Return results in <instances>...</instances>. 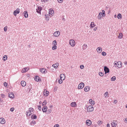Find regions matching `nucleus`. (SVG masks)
I'll use <instances>...</instances> for the list:
<instances>
[{
    "mask_svg": "<svg viewBox=\"0 0 127 127\" xmlns=\"http://www.w3.org/2000/svg\"><path fill=\"white\" fill-rule=\"evenodd\" d=\"M106 15L105 11L104 10L102 11V12H100L98 16V18L99 20H101L103 17H105Z\"/></svg>",
    "mask_w": 127,
    "mask_h": 127,
    "instance_id": "obj_1",
    "label": "nucleus"
},
{
    "mask_svg": "<svg viewBox=\"0 0 127 127\" xmlns=\"http://www.w3.org/2000/svg\"><path fill=\"white\" fill-rule=\"evenodd\" d=\"M114 64L115 65L117 66L119 68H120L122 65V63L120 61H118V62L115 61L114 62Z\"/></svg>",
    "mask_w": 127,
    "mask_h": 127,
    "instance_id": "obj_2",
    "label": "nucleus"
},
{
    "mask_svg": "<svg viewBox=\"0 0 127 127\" xmlns=\"http://www.w3.org/2000/svg\"><path fill=\"white\" fill-rule=\"evenodd\" d=\"M87 111L89 112H92L94 110V107L92 105H89L87 108Z\"/></svg>",
    "mask_w": 127,
    "mask_h": 127,
    "instance_id": "obj_3",
    "label": "nucleus"
},
{
    "mask_svg": "<svg viewBox=\"0 0 127 127\" xmlns=\"http://www.w3.org/2000/svg\"><path fill=\"white\" fill-rule=\"evenodd\" d=\"M69 44L72 47H74L75 45V42L73 39H71L69 40Z\"/></svg>",
    "mask_w": 127,
    "mask_h": 127,
    "instance_id": "obj_4",
    "label": "nucleus"
},
{
    "mask_svg": "<svg viewBox=\"0 0 127 127\" xmlns=\"http://www.w3.org/2000/svg\"><path fill=\"white\" fill-rule=\"evenodd\" d=\"M84 86V83L81 82L79 84L78 87V89H81L83 88Z\"/></svg>",
    "mask_w": 127,
    "mask_h": 127,
    "instance_id": "obj_5",
    "label": "nucleus"
},
{
    "mask_svg": "<svg viewBox=\"0 0 127 127\" xmlns=\"http://www.w3.org/2000/svg\"><path fill=\"white\" fill-rule=\"evenodd\" d=\"M40 71L42 73L45 74L47 72V70L44 68H41L40 69Z\"/></svg>",
    "mask_w": 127,
    "mask_h": 127,
    "instance_id": "obj_6",
    "label": "nucleus"
},
{
    "mask_svg": "<svg viewBox=\"0 0 127 127\" xmlns=\"http://www.w3.org/2000/svg\"><path fill=\"white\" fill-rule=\"evenodd\" d=\"M43 94L44 96H47L49 94V92L48 91H46V89H44L43 92Z\"/></svg>",
    "mask_w": 127,
    "mask_h": 127,
    "instance_id": "obj_7",
    "label": "nucleus"
},
{
    "mask_svg": "<svg viewBox=\"0 0 127 127\" xmlns=\"http://www.w3.org/2000/svg\"><path fill=\"white\" fill-rule=\"evenodd\" d=\"M20 12V10L19 8H18L16 10H15L13 12L14 15L16 16L17 15V14H19Z\"/></svg>",
    "mask_w": 127,
    "mask_h": 127,
    "instance_id": "obj_8",
    "label": "nucleus"
},
{
    "mask_svg": "<svg viewBox=\"0 0 127 127\" xmlns=\"http://www.w3.org/2000/svg\"><path fill=\"white\" fill-rule=\"evenodd\" d=\"M54 11L52 9H49V15L50 16H52L54 15Z\"/></svg>",
    "mask_w": 127,
    "mask_h": 127,
    "instance_id": "obj_9",
    "label": "nucleus"
},
{
    "mask_svg": "<svg viewBox=\"0 0 127 127\" xmlns=\"http://www.w3.org/2000/svg\"><path fill=\"white\" fill-rule=\"evenodd\" d=\"M60 32L58 31H56L55 32L53 33V35L55 37L58 36L60 35Z\"/></svg>",
    "mask_w": 127,
    "mask_h": 127,
    "instance_id": "obj_10",
    "label": "nucleus"
},
{
    "mask_svg": "<svg viewBox=\"0 0 127 127\" xmlns=\"http://www.w3.org/2000/svg\"><path fill=\"white\" fill-rule=\"evenodd\" d=\"M29 69V67H25L22 69L21 71V72L22 73L25 72L27 71Z\"/></svg>",
    "mask_w": 127,
    "mask_h": 127,
    "instance_id": "obj_11",
    "label": "nucleus"
},
{
    "mask_svg": "<svg viewBox=\"0 0 127 127\" xmlns=\"http://www.w3.org/2000/svg\"><path fill=\"white\" fill-rule=\"evenodd\" d=\"M0 123L2 124H4L5 123V121L4 119L3 118H0Z\"/></svg>",
    "mask_w": 127,
    "mask_h": 127,
    "instance_id": "obj_12",
    "label": "nucleus"
},
{
    "mask_svg": "<svg viewBox=\"0 0 127 127\" xmlns=\"http://www.w3.org/2000/svg\"><path fill=\"white\" fill-rule=\"evenodd\" d=\"M86 123L87 125L90 126L91 125L92 122L90 120H86Z\"/></svg>",
    "mask_w": 127,
    "mask_h": 127,
    "instance_id": "obj_13",
    "label": "nucleus"
},
{
    "mask_svg": "<svg viewBox=\"0 0 127 127\" xmlns=\"http://www.w3.org/2000/svg\"><path fill=\"white\" fill-rule=\"evenodd\" d=\"M117 122L116 121H113L112 122L111 125L112 127H115L117 124Z\"/></svg>",
    "mask_w": 127,
    "mask_h": 127,
    "instance_id": "obj_14",
    "label": "nucleus"
},
{
    "mask_svg": "<svg viewBox=\"0 0 127 127\" xmlns=\"http://www.w3.org/2000/svg\"><path fill=\"white\" fill-rule=\"evenodd\" d=\"M42 9V8L41 7L39 6L36 9V12L38 13L41 14V11Z\"/></svg>",
    "mask_w": 127,
    "mask_h": 127,
    "instance_id": "obj_15",
    "label": "nucleus"
},
{
    "mask_svg": "<svg viewBox=\"0 0 127 127\" xmlns=\"http://www.w3.org/2000/svg\"><path fill=\"white\" fill-rule=\"evenodd\" d=\"M8 96L10 98H14V97L13 94L12 92H10L8 93Z\"/></svg>",
    "mask_w": 127,
    "mask_h": 127,
    "instance_id": "obj_16",
    "label": "nucleus"
},
{
    "mask_svg": "<svg viewBox=\"0 0 127 127\" xmlns=\"http://www.w3.org/2000/svg\"><path fill=\"white\" fill-rule=\"evenodd\" d=\"M96 51L98 53H100L102 51V49L101 47H99L97 48Z\"/></svg>",
    "mask_w": 127,
    "mask_h": 127,
    "instance_id": "obj_17",
    "label": "nucleus"
},
{
    "mask_svg": "<svg viewBox=\"0 0 127 127\" xmlns=\"http://www.w3.org/2000/svg\"><path fill=\"white\" fill-rule=\"evenodd\" d=\"M60 79L61 80H64L65 79V75L63 74H61L60 75Z\"/></svg>",
    "mask_w": 127,
    "mask_h": 127,
    "instance_id": "obj_18",
    "label": "nucleus"
},
{
    "mask_svg": "<svg viewBox=\"0 0 127 127\" xmlns=\"http://www.w3.org/2000/svg\"><path fill=\"white\" fill-rule=\"evenodd\" d=\"M90 86H88L85 87L84 88V90L86 92L89 91L90 90Z\"/></svg>",
    "mask_w": 127,
    "mask_h": 127,
    "instance_id": "obj_19",
    "label": "nucleus"
},
{
    "mask_svg": "<svg viewBox=\"0 0 127 127\" xmlns=\"http://www.w3.org/2000/svg\"><path fill=\"white\" fill-rule=\"evenodd\" d=\"M104 70L105 72V74L108 73L109 71V69L106 66L104 67Z\"/></svg>",
    "mask_w": 127,
    "mask_h": 127,
    "instance_id": "obj_20",
    "label": "nucleus"
},
{
    "mask_svg": "<svg viewBox=\"0 0 127 127\" xmlns=\"http://www.w3.org/2000/svg\"><path fill=\"white\" fill-rule=\"evenodd\" d=\"M89 102L92 105H94L95 104V102L94 101H93L92 99H90L89 100Z\"/></svg>",
    "mask_w": 127,
    "mask_h": 127,
    "instance_id": "obj_21",
    "label": "nucleus"
},
{
    "mask_svg": "<svg viewBox=\"0 0 127 127\" xmlns=\"http://www.w3.org/2000/svg\"><path fill=\"white\" fill-rule=\"evenodd\" d=\"M70 105L73 107H75L77 106V104L75 102H72L70 104Z\"/></svg>",
    "mask_w": 127,
    "mask_h": 127,
    "instance_id": "obj_22",
    "label": "nucleus"
},
{
    "mask_svg": "<svg viewBox=\"0 0 127 127\" xmlns=\"http://www.w3.org/2000/svg\"><path fill=\"white\" fill-rule=\"evenodd\" d=\"M59 65V64L57 63L56 64H53L52 66L55 68H57Z\"/></svg>",
    "mask_w": 127,
    "mask_h": 127,
    "instance_id": "obj_23",
    "label": "nucleus"
},
{
    "mask_svg": "<svg viewBox=\"0 0 127 127\" xmlns=\"http://www.w3.org/2000/svg\"><path fill=\"white\" fill-rule=\"evenodd\" d=\"M42 111L43 112H46L47 110V106H45L42 108Z\"/></svg>",
    "mask_w": 127,
    "mask_h": 127,
    "instance_id": "obj_24",
    "label": "nucleus"
},
{
    "mask_svg": "<svg viewBox=\"0 0 127 127\" xmlns=\"http://www.w3.org/2000/svg\"><path fill=\"white\" fill-rule=\"evenodd\" d=\"M24 15L25 17L26 18H27L28 16V12L26 11H25L24 13Z\"/></svg>",
    "mask_w": 127,
    "mask_h": 127,
    "instance_id": "obj_25",
    "label": "nucleus"
},
{
    "mask_svg": "<svg viewBox=\"0 0 127 127\" xmlns=\"http://www.w3.org/2000/svg\"><path fill=\"white\" fill-rule=\"evenodd\" d=\"M21 85L23 87H25L26 85V82L24 81H21Z\"/></svg>",
    "mask_w": 127,
    "mask_h": 127,
    "instance_id": "obj_26",
    "label": "nucleus"
},
{
    "mask_svg": "<svg viewBox=\"0 0 127 127\" xmlns=\"http://www.w3.org/2000/svg\"><path fill=\"white\" fill-rule=\"evenodd\" d=\"M37 118V116L34 114L32 115L31 116V118L32 119H36Z\"/></svg>",
    "mask_w": 127,
    "mask_h": 127,
    "instance_id": "obj_27",
    "label": "nucleus"
},
{
    "mask_svg": "<svg viewBox=\"0 0 127 127\" xmlns=\"http://www.w3.org/2000/svg\"><path fill=\"white\" fill-rule=\"evenodd\" d=\"M95 24L93 22H92L91 23L90 27H91L92 28L95 27Z\"/></svg>",
    "mask_w": 127,
    "mask_h": 127,
    "instance_id": "obj_28",
    "label": "nucleus"
},
{
    "mask_svg": "<svg viewBox=\"0 0 127 127\" xmlns=\"http://www.w3.org/2000/svg\"><path fill=\"white\" fill-rule=\"evenodd\" d=\"M123 36V34L122 33H119V35L118 36V38L121 39L122 38Z\"/></svg>",
    "mask_w": 127,
    "mask_h": 127,
    "instance_id": "obj_29",
    "label": "nucleus"
},
{
    "mask_svg": "<svg viewBox=\"0 0 127 127\" xmlns=\"http://www.w3.org/2000/svg\"><path fill=\"white\" fill-rule=\"evenodd\" d=\"M34 79L36 81H38L40 80V77L39 76H36L35 78Z\"/></svg>",
    "mask_w": 127,
    "mask_h": 127,
    "instance_id": "obj_30",
    "label": "nucleus"
},
{
    "mask_svg": "<svg viewBox=\"0 0 127 127\" xmlns=\"http://www.w3.org/2000/svg\"><path fill=\"white\" fill-rule=\"evenodd\" d=\"M36 124V122L35 121L33 120L30 123V124L31 126H34Z\"/></svg>",
    "mask_w": 127,
    "mask_h": 127,
    "instance_id": "obj_31",
    "label": "nucleus"
},
{
    "mask_svg": "<svg viewBox=\"0 0 127 127\" xmlns=\"http://www.w3.org/2000/svg\"><path fill=\"white\" fill-rule=\"evenodd\" d=\"M34 110V109L32 108H29V112L32 114L33 113Z\"/></svg>",
    "mask_w": 127,
    "mask_h": 127,
    "instance_id": "obj_32",
    "label": "nucleus"
},
{
    "mask_svg": "<svg viewBox=\"0 0 127 127\" xmlns=\"http://www.w3.org/2000/svg\"><path fill=\"white\" fill-rule=\"evenodd\" d=\"M47 104V101L46 100H45L42 103V106H45Z\"/></svg>",
    "mask_w": 127,
    "mask_h": 127,
    "instance_id": "obj_33",
    "label": "nucleus"
},
{
    "mask_svg": "<svg viewBox=\"0 0 127 127\" xmlns=\"http://www.w3.org/2000/svg\"><path fill=\"white\" fill-rule=\"evenodd\" d=\"M117 17L118 19H121L122 18V16L121 14L120 13L118 14L117 16Z\"/></svg>",
    "mask_w": 127,
    "mask_h": 127,
    "instance_id": "obj_34",
    "label": "nucleus"
},
{
    "mask_svg": "<svg viewBox=\"0 0 127 127\" xmlns=\"http://www.w3.org/2000/svg\"><path fill=\"white\" fill-rule=\"evenodd\" d=\"M7 59V56L6 55H4L3 57V60L4 61H6Z\"/></svg>",
    "mask_w": 127,
    "mask_h": 127,
    "instance_id": "obj_35",
    "label": "nucleus"
},
{
    "mask_svg": "<svg viewBox=\"0 0 127 127\" xmlns=\"http://www.w3.org/2000/svg\"><path fill=\"white\" fill-rule=\"evenodd\" d=\"M87 47V45L86 44H84L83 46V49L84 50Z\"/></svg>",
    "mask_w": 127,
    "mask_h": 127,
    "instance_id": "obj_36",
    "label": "nucleus"
},
{
    "mask_svg": "<svg viewBox=\"0 0 127 127\" xmlns=\"http://www.w3.org/2000/svg\"><path fill=\"white\" fill-rule=\"evenodd\" d=\"M116 77L115 76H114L111 78V80L112 81H114L116 80Z\"/></svg>",
    "mask_w": 127,
    "mask_h": 127,
    "instance_id": "obj_37",
    "label": "nucleus"
},
{
    "mask_svg": "<svg viewBox=\"0 0 127 127\" xmlns=\"http://www.w3.org/2000/svg\"><path fill=\"white\" fill-rule=\"evenodd\" d=\"M53 45H57V41L56 40H54L52 43Z\"/></svg>",
    "mask_w": 127,
    "mask_h": 127,
    "instance_id": "obj_38",
    "label": "nucleus"
},
{
    "mask_svg": "<svg viewBox=\"0 0 127 127\" xmlns=\"http://www.w3.org/2000/svg\"><path fill=\"white\" fill-rule=\"evenodd\" d=\"M57 49L56 45H53L52 47V49L53 50H55Z\"/></svg>",
    "mask_w": 127,
    "mask_h": 127,
    "instance_id": "obj_39",
    "label": "nucleus"
},
{
    "mask_svg": "<svg viewBox=\"0 0 127 127\" xmlns=\"http://www.w3.org/2000/svg\"><path fill=\"white\" fill-rule=\"evenodd\" d=\"M103 122L102 121H99L97 122V124L99 126L101 125L102 124Z\"/></svg>",
    "mask_w": 127,
    "mask_h": 127,
    "instance_id": "obj_40",
    "label": "nucleus"
},
{
    "mask_svg": "<svg viewBox=\"0 0 127 127\" xmlns=\"http://www.w3.org/2000/svg\"><path fill=\"white\" fill-rule=\"evenodd\" d=\"M26 115L27 116H30V115H31L32 114H31V113H30V112H26Z\"/></svg>",
    "mask_w": 127,
    "mask_h": 127,
    "instance_id": "obj_41",
    "label": "nucleus"
},
{
    "mask_svg": "<svg viewBox=\"0 0 127 127\" xmlns=\"http://www.w3.org/2000/svg\"><path fill=\"white\" fill-rule=\"evenodd\" d=\"M99 74L100 76H103L104 75L103 73L101 72H99Z\"/></svg>",
    "mask_w": 127,
    "mask_h": 127,
    "instance_id": "obj_42",
    "label": "nucleus"
},
{
    "mask_svg": "<svg viewBox=\"0 0 127 127\" xmlns=\"http://www.w3.org/2000/svg\"><path fill=\"white\" fill-rule=\"evenodd\" d=\"M101 54L103 56H105L106 55V53L104 52H102Z\"/></svg>",
    "mask_w": 127,
    "mask_h": 127,
    "instance_id": "obj_43",
    "label": "nucleus"
},
{
    "mask_svg": "<svg viewBox=\"0 0 127 127\" xmlns=\"http://www.w3.org/2000/svg\"><path fill=\"white\" fill-rule=\"evenodd\" d=\"M58 87L56 86L54 88V91H57L58 89Z\"/></svg>",
    "mask_w": 127,
    "mask_h": 127,
    "instance_id": "obj_44",
    "label": "nucleus"
},
{
    "mask_svg": "<svg viewBox=\"0 0 127 127\" xmlns=\"http://www.w3.org/2000/svg\"><path fill=\"white\" fill-rule=\"evenodd\" d=\"M7 26L5 27L4 28V30L5 32H6L7 31Z\"/></svg>",
    "mask_w": 127,
    "mask_h": 127,
    "instance_id": "obj_45",
    "label": "nucleus"
},
{
    "mask_svg": "<svg viewBox=\"0 0 127 127\" xmlns=\"http://www.w3.org/2000/svg\"><path fill=\"white\" fill-rule=\"evenodd\" d=\"M38 109L39 111H41V106L40 105L38 106Z\"/></svg>",
    "mask_w": 127,
    "mask_h": 127,
    "instance_id": "obj_46",
    "label": "nucleus"
},
{
    "mask_svg": "<svg viewBox=\"0 0 127 127\" xmlns=\"http://www.w3.org/2000/svg\"><path fill=\"white\" fill-rule=\"evenodd\" d=\"M80 67L81 69H83L84 67V65H80Z\"/></svg>",
    "mask_w": 127,
    "mask_h": 127,
    "instance_id": "obj_47",
    "label": "nucleus"
},
{
    "mask_svg": "<svg viewBox=\"0 0 127 127\" xmlns=\"http://www.w3.org/2000/svg\"><path fill=\"white\" fill-rule=\"evenodd\" d=\"M1 97L3 98H4L5 96V95L3 94H1Z\"/></svg>",
    "mask_w": 127,
    "mask_h": 127,
    "instance_id": "obj_48",
    "label": "nucleus"
},
{
    "mask_svg": "<svg viewBox=\"0 0 127 127\" xmlns=\"http://www.w3.org/2000/svg\"><path fill=\"white\" fill-rule=\"evenodd\" d=\"M59 127V125L58 124L55 125L54 126V127Z\"/></svg>",
    "mask_w": 127,
    "mask_h": 127,
    "instance_id": "obj_49",
    "label": "nucleus"
},
{
    "mask_svg": "<svg viewBox=\"0 0 127 127\" xmlns=\"http://www.w3.org/2000/svg\"><path fill=\"white\" fill-rule=\"evenodd\" d=\"M108 92H106L104 94V95L106 97L107 96V95H108Z\"/></svg>",
    "mask_w": 127,
    "mask_h": 127,
    "instance_id": "obj_50",
    "label": "nucleus"
},
{
    "mask_svg": "<svg viewBox=\"0 0 127 127\" xmlns=\"http://www.w3.org/2000/svg\"><path fill=\"white\" fill-rule=\"evenodd\" d=\"M42 2H47L49 0H41Z\"/></svg>",
    "mask_w": 127,
    "mask_h": 127,
    "instance_id": "obj_51",
    "label": "nucleus"
},
{
    "mask_svg": "<svg viewBox=\"0 0 127 127\" xmlns=\"http://www.w3.org/2000/svg\"><path fill=\"white\" fill-rule=\"evenodd\" d=\"M62 80H59L58 81V82H59V84H61V83H63V81Z\"/></svg>",
    "mask_w": 127,
    "mask_h": 127,
    "instance_id": "obj_52",
    "label": "nucleus"
},
{
    "mask_svg": "<svg viewBox=\"0 0 127 127\" xmlns=\"http://www.w3.org/2000/svg\"><path fill=\"white\" fill-rule=\"evenodd\" d=\"M14 107H12L10 109V111L11 112H13L14 110Z\"/></svg>",
    "mask_w": 127,
    "mask_h": 127,
    "instance_id": "obj_53",
    "label": "nucleus"
},
{
    "mask_svg": "<svg viewBox=\"0 0 127 127\" xmlns=\"http://www.w3.org/2000/svg\"><path fill=\"white\" fill-rule=\"evenodd\" d=\"M4 86L5 87H7V83L6 82H4Z\"/></svg>",
    "mask_w": 127,
    "mask_h": 127,
    "instance_id": "obj_54",
    "label": "nucleus"
},
{
    "mask_svg": "<svg viewBox=\"0 0 127 127\" xmlns=\"http://www.w3.org/2000/svg\"><path fill=\"white\" fill-rule=\"evenodd\" d=\"M58 2L59 3H62L63 2V0H58Z\"/></svg>",
    "mask_w": 127,
    "mask_h": 127,
    "instance_id": "obj_55",
    "label": "nucleus"
},
{
    "mask_svg": "<svg viewBox=\"0 0 127 127\" xmlns=\"http://www.w3.org/2000/svg\"><path fill=\"white\" fill-rule=\"evenodd\" d=\"M124 121L125 123H127V117L125 118Z\"/></svg>",
    "mask_w": 127,
    "mask_h": 127,
    "instance_id": "obj_56",
    "label": "nucleus"
},
{
    "mask_svg": "<svg viewBox=\"0 0 127 127\" xmlns=\"http://www.w3.org/2000/svg\"><path fill=\"white\" fill-rule=\"evenodd\" d=\"M97 27H95L94 28V31H96V30H97Z\"/></svg>",
    "mask_w": 127,
    "mask_h": 127,
    "instance_id": "obj_57",
    "label": "nucleus"
},
{
    "mask_svg": "<svg viewBox=\"0 0 127 127\" xmlns=\"http://www.w3.org/2000/svg\"><path fill=\"white\" fill-rule=\"evenodd\" d=\"M117 102V100H114V103H116Z\"/></svg>",
    "mask_w": 127,
    "mask_h": 127,
    "instance_id": "obj_58",
    "label": "nucleus"
},
{
    "mask_svg": "<svg viewBox=\"0 0 127 127\" xmlns=\"http://www.w3.org/2000/svg\"><path fill=\"white\" fill-rule=\"evenodd\" d=\"M110 125L109 124H107V127H110Z\"/></svg>",
    "mask_w": 127,
    "mask_h": 127,
    "instance_id": "obj_59",
    "label": "nucleus"
},
{
    "mask_svg": "<svg viewBox=\"0 0 127 127\" xmlns=\"http://www.w3.org/2000/svg\"><path fill=\"white\" fill-rule=\"evenodd\" d=\"M46 19H47V21H48L49 20V18L48 17H46Z\"/></svg>",
    "mask_w": 127,
    "mask_h": 127,
    "instance_id": "obj_60",
    "label": "nucleus"
},
{
    "mask_svg": "<svg viewBox=\"0 0 127 127\" xmlns=\"http://www.w3.org/2000/svg\"><path fill=\"white\" fill-rule=\"evenodd\" d=\"M124 64L125 65H126L127 64V62H124Z\"/></svg>",
    "mask_w": 127,
    "mask_h": 127,
    "instance_id": "obj_61",
    "label": "nucleus"
},
{
    "mask_svg": "<svg viewBox=\"0 0 127 127\" xmlns=\"http://www.w3.org/2000/svg\"><path fill=\"white\" fill-rule=\"evenodd\" d=\"M48 110L49 111V113H50L51 112V110Z\"/></svg>",
    "mask_w": 127,
    "mask_h": 127,
    "instance_id": "obj_62",
    "label": "nucleus"
},
{
    "mask_svg": "<svg viewBox=\"0 0 127 127\" xmlns=\"http://www.w3.org/2000/svg\"><path fill=\"white\" fill-rule=\"evenodd\" d=\"M116 14H115L114 15V17L115 18H116Z\"/></svg>",
    "mask_w": 127,
    "mask_h": 127,
    "instance_id": "obj_63",
    "label": "nucleus"
},
{
    "mask_svg": "<svg viewBox=\"0 0 127 127\" xmlns=\"http://www.w3.org/2000/svg\"><path fill=\"white\" fill-rule=\"evenodd\" d=\"M126 108H127V104L126 105Z\"/></svg>",
    "mask_w": 127,
    "mask_h": 127,
    "instance_id": "obj_64",
    "label": "nucleus"
}]
</instances>
